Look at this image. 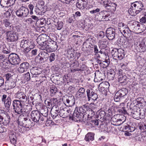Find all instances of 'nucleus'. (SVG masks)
I'll use <instances>...</instances> for the list:
<instances>
[{"instance_id": "5701e85b", "label": "nucleus", "mask_w": 146, "mask_h": 146, "mask_svg": "<svg viewBox=\"0 0 146 146\" xmlns=\"http://www.w3.org/2000/svg\"><path fill=\"white\" fill-rule=\"evenodd\" d=\"M6 85H5L6 88L7 90L15 87L16 84L15 80L13 79L9 81H7L5 82Z\"/></svg>"}, {"instance_id": "774afa93", "label": "nucleus", "mask_w": 146, "mask_h": 146, "mask_svg": "<svg viewBox=\"0 0 146 146\" xmlns=\"http://www.w3.org/2000/svg\"><path fill=\"white\" fill-rule=\"evenodd\" d=\"M141 22L144 23L146 22V18L145 17H143L140 19Z\"/></svg>"}, {"instance_id": "c85d7f7f", "label": "nucleus", "mask_w": 146, "mask_h": 146, "mask_svg": "<svg viewBox=\"0 0 146 146\" xmlns=\"http://www.w3.org/2000/svg\"><path fill=\"white\" fill-rule=\"evenodd\" d=\"M107 41L105 40H102L99 41V47L100 48L104 49L106 47L108 44Z\"/></svg>"}, {"instance_id": "5fc2aeb1", "label": "nucleus", "mask_w": 146, "mask_h": 146, "mask_svg": "<svg viewBox=\"0 0 146 146\" xmlns=\"http://www.w3.org/2000/svg\"><path fill=\"white\" fill-rule=\"evenodd\" d=\"M55 55L54 53H52L50 54L49 57V61L51 62L54 61L55 59Z\"/></svg>"}, {"instance_id": "8fccbe9b", "label": "nucleus", "mask_w": 146, "mask_h": 146, "mask_svg": "<svg viewBox=\"0 0 146 146\" xmlns=\"http://www.w3.org/2000/svg\"><path fill=\"white\" fill-rule=\"evenodd\" d=\"M27 46L29 48L31 49L35 47V45L33 42L29 41Z\"/></svg>"}, {"instance_id": "7c9ffc66", "label": "nucleus", "mask_w": 146, "mask_h": 146, "mask_svg": "<svg viewBox=\"0 0 146 146\" xmlns=\"http://www.w3.org/2000/svg\"><path fill=\"white\" fill-rule=\"evenodd\" d=\"M131 113L132 116L133 118L137 119H139L140 115L139 111L133 110L132 111Z\"/></svg>"}, {"instance_id": "72a5a7b5", "label": "nucleus", "mask_w": 146, "mask_h": 146, "mask_svg": "<svg viewBox=\"0 0 146 146\" xmlns=\"http://www.w3.org/2000/svg\"><path fill=\"white\" fill-rule=\"evenodd\" d=\"M109 84L108 82L106 81L104 82H102L99 85V87H101L105 89H107L109 88Z\"/></svg>"}, {"instance_id": "6ab92c4d", "label": "nucleus", "mask_w": 146, "mask_h": 146, "mask_svg": "<svg viewBox=\"0 0 146 146\" xmlns=\"http://www.w3.org/2000/svg\"><path fill=\"white\" fill-rule=\"evenodd\" d=\"M16 0H1L0 4L3 7L11 6L15 4Z\"/></svg>"}, {"instance_id": "412c9836", "label": "nucleus", "mask_w": 146, "mask_h": 146, "mask_svg": "<svg viewBox=\"0 0 146 146\" xmlns=\"http://www.w3.org/2000/svg\"><path fill=\"white\" fill-rule=\"evenodd\" d=\"M70 110L67 109L66 108L61 107L59 110V115L63 118L66 117L68 115V113H69Z\"/></svg>"}, {"instance_id": "dca6fc26", "label": "nucleus", "mask_w": 146, "mask_h": 146, "mask_svg": "<svg viewBox=\"0 0 146 146\" xmlns=\"http://www.w3.org/2000/svg\"><path fill=\"white\" fill-rule=\"evenodd\" d=\"M48 52H50L56 50L58 48L56 42L50 40V41L48 43Z\"/></svg>"}, {"instance_id": "f03ea898", "label": "nucleus", "mask_w": 146, "mask_h": 146, "mask_svg": "<svg viewBox=\"0 0 146 146\" xmlns=\"http://www.w3.org/2000/svg\"><path fill=\"white\" fill-rule=\"evenodd\" d=\"M23 104L18 100H15L13 102V106L15 113L18 114H28L29 110L25 107Z\"/></svg>"}, {"instance_id": "37998d69", "label": "nucleus", "mask_w": 146, "mask_h": 146, "mask_svg": "<svg viewBox=\"0 0 146 146\" xmlns=\"http://www.w3.org/2000/svg\"><path fill=\"white\" fill-rule=\"evenodd\" d=\"M91 91L90 89H87L86 90V92L87 94V96L88 97V101H89L91 98V96H92V90H91Z\"/></svg>"}, {"instance_id": "7ed1b4c3", "label": "nucleus", "mask_w": 146, "mask_h": 146, "mask_svg": "<svg viewBox=\"0 0 146 146\" xmlns=\"http://www.w3.org/2000/svg\"><path fill=\"white\" fill-rule=\"evenodd\" d=\"M118 28L121 33L124 36L127 38L130 37L131 31L128 26L122 22L119 23L118 25Z\"/></svg>"}, {"instance_id": "c9c22d12", "label": "nucleus", "mask_w": 146, "mask_h": 146, "mask_svg": "<svg viewBox=\"0 0 146 146\" xmlns=\"http://www.w3.org/2000/svg\"><path fill=\"white\" fill-rule=\"evenodd\" d=\"M29 40H21V44H20V46L23 48H24L25 47H27L28 43L29 42Z\"/></svg>"}, {"instance_id": "864d4df0", "label": "nucleus", "mask_w": 146, "mask_h": 146, "mask_svg": "<svg viewBox=\"0 0 146 146\" xmlns=\"http://www.w3.org/2000/svg\"><path fill=\"white\" fill-rule=\"evenodd\" d=\"M5 77L7 80L6 82L7 81H9L13 79L11 74H10L8 73L6 74L5 75Z\"/></svg>"}, {"instance_id": "e433bc0d", "label": "nucleus", "mask_w": 146, "mask_h": 146, "mask_svg": "<svg viewBox=\"0 0 146 146\" xmlns=\"http://www.w3.org/2000/svg\"><path fill=\"white\" fill-rule=\"evenodd\" d=\"M57 89L54 86H52L50 87V95L51 96H54L57 92Z\"/></svg>"}, {"instance_id": "49530a36", "label": "nucleus", "mask_w": 146, "mask_h": 146, "mask_svg": "<svg viewBox=\"0 0 146 146\" xmlns=\"http://www.w3.org/2000/svg\"><path fill=\"white\" fill-rule=\"evenodd\" d=\"M24 78L25 80L28 81L31 80V76L29 72H27L26 73L24 74Z\"/></svg>"}, {"instance_id": "603ef678", "label": "nucleus", "mask_w": 146, "mask_h": 146, "mask_svg": "<svg viewBox=\"0 0 146 146\" xmlns=\"http://www.w3.org/2000/svg\"><path fill=\"white\" fill-rule=\"evenodd\" d=\"M50 113L51 116L53 119L55 118L59 114L58 112H55V111H53L52 110H51Z\"/></svg>"}, {"instance_id": "20e7f679", "label": "nucleus", "mask_w": 146, "mask_h": 146, "mask_svg": "<svg viewBox=\"0 0 146 146\" xmlns=\"http://www.w3.org/2000/svg\"><path fill=\"white\" fill-rule=\"evenodd\" d=\"M6 40L8 42H12L17 41L19 38L18 34L13 31H9L6 32Z\"/></svg>"}, {"instance_id": "4468645a", "label": "nucleus", "mask_w": 146, "mask_h": 146, "mask_svg": "<svg viewBox=\"0 0 146 146\" xmlns=\"http://www.w3.org/2000/svg\"><path fill=\"white\" fill-rule=\"evenodd\" d=\"M64 103L69 106H72L75 104V98L74 96L64 97L63 98Z\"/></svg>"}, {"instance_id": "338daca9", "label": "nucleus", "mask_w": 146, "mask_h": 146, "mask_svg": "<svg viewBox=\"0 0 146 146\" xmlns=\"http://www.w3.org/2000/svg\"><path fill=\"white\" fill-rule=\"evenodd\" d=\"M4 84V80L3 78L0 76V87L3 86Z\"/></svg>"}, {"instance_id": "2eb2a0df", "label": "nucleus", "mask_w": 146, "mask_h": 146, "mask_svg": "<svg viewBox=\"0 0 146 146\" xmlns=\"http://www.w3.org/2000/svg\"><path fill=\"white\" fill-rule=\"evenodd\" d=\"M29 64L27 62L21 63L18 68V71L20 73H23L27 71L29 68Z\"/></svg>"}, {"instance_id": "473e14b6", "label": "nucleus", "mask_w": 146, "mask_h": 146, "mask_svg": "<svg viewBox=\"0 0 146 146\" xmlns=\"http://www.w3.org/2000/svg\"><path fill=\"white\" fill-rule=\"evenodd\" d=\"M41 114L44 116L45 118L48 115V109L47 107H44L42 108L40 110Z\"/></svg>"}, {"instance_id": "393cba45", "label": "nucleus", "mask_w": 146, "mask_h": 146, "mask_svg": "<svg viewBox=\"0 0 146 146\" xmlns=\"http://www.w3.org/2000/svg\"><path fill=\"white\" fill-rule=\"evenodd\" d=\"M72 66L70 67V71L72 72H74L77 71H79L80 69L78 68L79 66V64L77 61H76L73 62L72 64Z\"/></svg>"}, {"instance_id": "cd10ccee", "label": "nucleus", "mask_w": 146, "mask_h": 146, "mask_svg": "<svg viewBox=\"0 0 146 146\" xmlns=\"http://www.w3.org/2000/svg\"><path fill=\"white\" fill-rule=\"evenodd\" d=\"M94 134L93 133H88L86 135L85 139L86 141L89 142L90 141H92L94 139Z\"/></svg>"}, {"instance_id": "a18cd8bd", "label": "nucleus", "mask_w": 146, "mask_h": 146, "mask_svg": "<svg viewBox=\"0 0 146 146\" xmlns=\"http://www.w3.org/2000/svg\"><path fill=\"white\" fill-rule=\"evenodd\" d=\"M139 128L140 129L142 132H145L146 131V124H141L139 125Z\"/></svg>"}, {"instance_id": "a878e982", "label": "nucleus", "mask_w": 146, "mask_h": 146, "mask_svg": "<svg viewBox=\"0 0 146 146\" xmlns=\"http://www.w3.org/2000/svg\"><path fill=\"white\" fill-rule=\"evenodd\" d=\"M128 93L127 90L125 88H123L119 90L116 92V95H119L120 97H123L126 95Z\"/></svg>"}, {"instance_id": "6e6d98bb", "label": "nucleus", "mask_w": 146, "mask_h": 146, "mask_svg": "<svg viewBox=\"0 0 146 146\" xmlns=\"http://www.w3.org/2000/svg\"><path fill=\"white\" fill-rule=\"evenodd\" d=\"M100 11V9L99 8H97L95 9L94 8L92 10L90 11V13L92 14H95L99 12Z\"/></svg>"}, {"instance_id": "bf43d9fd", "label": "nucleus", "mask_w": 146, "mask_h": 146, "mask_svg": "<svg viewBox=\"0 0 146 146\" xmlns=\"http://www.w3.org/2000/svg\"><path fill=\"white\" fill-rule=\"evenodd\" d=\"M106 114V113L104 111H101L99 113V116H100L101 118H104Z\"/></svg>"}, {"instance_id": "c756f323", "label": "nucleus", "mask_w": 146, "mask_h": 146, "mask_svg": "<svg viewBox=\"0 0 146 146\" xmlns=\"http://www.w3.org/2000/svg\"><path fill=\"white\" fill-rule=\"evenodd\" d=\"M48 43H41V44H38V48L40 49L46 50L48 52Z\"/></svg>"}, {"instance_id": "4c0bfd02", "label": "nucleus", "mask_w": 146, "mask_h": 146, "mask_svg": "<svg viewBox=\"0 0 146 146\" xmlns=\"http://www.w3.org/2000/svg\"><path fill=\"white\" fill-rule=\"evenodd\" d=\"M42 36L43 37V40L44 43H48L50 41V39H49V37L47 35L45 34H42Z\"/></svg>"}, {"instance_id": "423d86ee", "label": "nucleus", "mask_w": 146, "mask_h": 146, "mask_svg": "<svg viewBox=\"0 0 146 146\" xmlns=\"http://www.w3.org/2000/svg\"><path fill=\"white\" fill-rule=\"evenodd\" d=\"M110 13L109 11H103L96 15L95 18L99 21H106L110 17Z\"/></svg>"}, {"instance_id": "6e6552de", "label": "nucleus", "mask_w": 146, "mask_h": 146, "mask_svg": "<svg viewBox=\"0 0 146 146\" xmlns=\"http://www.w3.org/2000/svg\"><path fill=\"white\" fill-rule=\"evenodd\" d=\"M31 115L33 120L35 122L37 123L41 121H44L45 119L41 115L39 112L37 110H33L32 111Z\"/></svg>"}, {"instance_id": "9b49d317", "label": "nucleus", "mask_w": 146, "mask_h": 146, "mask_svg": "<svg viewBox=\"0 0 146 146\" xmlns=\"http://www.w3.org/2000/svg\"><path fill=\"white\" fill-rule=\"evenodd\" d=\"M104 7L107 9L110 10L111 12L116 10L117 5L115 3L112 2L111 0H108L106 2H103Z\"/></svg>"}, {"instance_id": "ea45409f", "label": "nucleus", "mask_w": 146, "mask_h": 146, "mask_svg": "<svg viewBox=\"0 0 146 146\" xmlns=\"http://www.w3.org/2000/svg\"><path fill=\"white\" fill-rule=\"evenodd\" d=\"M63 22L61 21H58L57 24L55 25V27L58 30H61L63 27Z\"/></svg>"}, {"instance_id": "69168bd1", "label": "nucleus", "mask_w": 146, "mask_h": 146, "mask_svg": "<svg viewBox=\"0 0 146 146\" xmlns=\"http://www.w3.org/2000/svg\"><path fill=\"white\" fill-rule=\"evenodd\" d=\"M94 52L96 54H97L99 52L98 48L96 45H94Z\"/></svg>"}, {"instance_id": "ddd939ff", "label": "nucleus", "mask_w": 146, "mask_h": 146, "mask_svg": "<svg viewBox=\"0 0 146 146\" xmlns=\"http://www.w3.org/2000/svg\"><path fill=\"white\" fill-rule=\"evenodd\" d=\"M15 98L19 99L18 101L23 104L27 101V98L23 92L19 91L15 94Z\"/></svg>"}, {"instance_id": "a19ab883", "label": "nucleus", "mask_w": 146, "mask_h": 146, "mask_svg": "<svg viewBox=\"0 0 146 146\" xmlns=\"http://www.w3.org/2000/svg\"><path fill=\"white\" fill-rule=\"evenodd\" d=\"M35 60L36 61H37V62L40 63H43L46 61L43 58L40 57V56H38V55L36 57Z\"/></svg>"}, {"instance_id": "39448f33", "label": "nucleus", "mask_w": 146, "mask_h": 146, "mask_svg": "<svg viewBox=\"0 0 146 146\" xmlns=\"http://www.w3.org/2000/svg\"><path fill=\"white\" fill-rule=\"evenodd\" d=\"M124 50L121 48L117 49L114 48L112 50L111 53L113 58L116 60H121L125 56Z\"/></svg>"}, {"instance_id": "13d9d810", "label": "nucleus", "mask_w": 146, "mask_h": 146, "mask_svg": "<svg viewBox=\"0 0 146 146\" xmlns=\"http://www.w3.org/2000/svg\"><path fill=\"white\" fill-rule=\"evenodd\" d=\"M103 63L104 65L103 68H106L108 66L110 63V61L108 60H106L105 61H104Z\"/></svg>"}, {"instance_id": "aec40b11", "label": "nucleus", "mask_w": 146, "mask_h": 146, "mask_svg": "<svg viewBox=\"0 0 146 146\" xmlns=\"http://www.w3.org/2000/svg\"><path fill=\"white\" fill-rule=\"evenodd\" d=\"M88 0H78L76 4L77 7L80 9H83L86 7L87 5Z\"/></svg>"}, {"instance_id": "79ce46f5", "label": "nucleus", "mask_w": 146, "mask_h": 146, "mask_svg": "<svg viewBox=\"0 0 146 146\" xmlns=\"http://www.w3.org/2000/svg\"><path fill=\"white\" fill-rule=\"evenodd\" d=\"M140 116L139 119H143L144 118L145 115V112L144 110H141L139 111Z\"/></svg>"}, {"instance_id": "f257e3e1", "label": "nucleus", "mask_w": 146, "mask_h": 146, "mask_svg": "<svg viewBox=\"0 0 146 146\" xmlns=\"http://www.w3.org/2000/svg\"><path fill=\"white\" fill-rule=\"evenodd\" d=\"M95 113L94 111L85 105L79 107L78 110V108L76 107L72 116H70V118L75 121H80L83 119H86V116L88 119L94 117Z\"/></svg>"}, {"instance_id": "680f3d73", "label": "nucleus", "mask_w": 146, "mask_h": 146, "mask_svg": "<svg viewBox=\"0 0 146 146\" xmlns=\"http://www.w3.org/2000/svg\"><path fill=\"white\" fill-rule=\"evenodd\" d=\"M72 49H68L67 53L68 55H70V56L71 58H72L74 57V55L72 53Z\"/></svg>"}, {"instance_id": "f8f14e48", "label": "nucleus", "mask_w": 146, "mask_h": 146, "mask_svg": "<svg viewBox=\"0 0 146 146\" xmlns=\"http://www.w3.org/2000/svg\"><path fill=\"white\" fill-rule=\"evenodd\" d=\"M2 101L3 102L5 107L7 110H9L11 106V99L10 96H8L5 94H3L2 96L1 99Z\"/></svg>"}, {"instance_id": "58836bf2", "label": "nucleus", "mask_w": 146, "mask_h": 146, "mask_svg": "<svg viewBox=\"0 0 146 146\" xmlns=\"http://www.w3.org/2000/svg\"><path fill=\"white\" fill-rule=\"evenodd\" d=\"M126 78L127 77L125 75L123 76V75H121V76L118 78V81L121 83H126Z\"/></svg>"}, {"instance_id": "c03bdc74", "label": "nucleus", "mask_w": 146, "mask_h": 146, "mask_svg": "<svg viewBox=\"0 0 146 146\" xmlns=\"http://www.w3.org/2000/svg\"><path fill=\"white\" fill-rule=\"evenodd\" d=\"M43 37L42 36V35L39 36L37 39V42L38 44H41V43H43Z\"/></svg>"}, {"instance_id": "2f4dec72", "label": "nucleus", "mask_w": 146, "mask_h": 146, "mask_svg": "<svg viewBox=\"0 0 146 146\" xmlns=\"http://www.w3.org/2000/svg\"><path fill=\"white\" fill-rule=\"evenodd\" d=\"M38 55V56H40V57L43 58L46 60L49 56L48 54V53L44 51L40 52Z\"/></svg>"}, {"instance_id": "e2e57ef3", "label": "nucleus", "mask_w": 146, "mask_h": 146, "mask_svg": "<svg viewBox=\"0 0 146 146\" xmlns=\"http://www.w3.org/2000/svg\"><path fill=\"white\" fill-rule=\"evenodd\" d=\"M41 2H38V3L36 4V7L38 8V9H40L42 6L43 4L41 3Z\"/></svg>"}, {"instance_id": "f704fd0d", "label": "nucleus", "mask_w": 146, "mask_h": 146, "mask_svg": "<svg viewBox=\"0 0 146 146\" xmlns=\"http://www.w3.org/2000/svg\"><path fill=\"white\" fill-rule=\"evenodd\" d=\"M117 115H114L112 117L111 120V122L113 125H118L120 123H118L117 122V120L118 119H117L116 117Z\"/></svg>"}, {"instance_id": "1a4fd4ad", "label": "nucleus", "mask_w": 146, "mask_h": 146, "mask_svg": "<svg viewBox=\"0 0 146 146\" xmlns=\"http://www.w3.org/2000/svg\"><path fill=\"white\" fill-rule=\"evenodd\" d=\"M29 13V9L23 6L18 9L16 12L17 15L19 17H26L28 15Z\"/></svg>"}, {"instance_id": "de8ad7c7", "label": "nucleus", "mask_w": 146, "mask_h": 146, "mask_svg": "<svg viewBox=\"0 0 146 146\" xmlns=\"http://www.w3.org/2000/svg\"><path fill=\"white\" fill-rule=\"evenodd\" d=\"M92 96H91V98L94 100H96L98 98V95L95 92L92 91Z\"/></svg>"}, {"instance_id": "bb28decb", "label": "nucleus", "mask_w": 146, "mask_h": 146, "mask_svg": "<svg viewBox=\"0 0 146 146\" xmlns=\"http://www.w3.org/2000/svg\"><path fill=\"white\" fill-rule=\"evenodd\" d=\"M5 56L4 55L0 54V62L1 65H2L3 67L5 68H6L8 63H7V60L4 59Z\"/></svg>"}, {"instance_id": "4d7b16f0", "label": "nucleus", "mask_w": 146, "mask_h": 146, "mask_svg": "<svg viewBox=\"0 0 146 146\" xmlns=\"http://www.w3.org/2000/svg\"><path fill=\"white\" fill-rule=\"evenodd\" d=\"M50 101L52 104H53V105H56L58 102V101L56 98H51Z\"/></svg>"}, {"instance_id": "f3484780", "label": "nucleus", "mask_w": 146, "mask_h": 146, "mask_svg": "<svg viewBox=\"0 0 146 146\" xmlns=\"http://www.w3.org/2000/svg\"><path fill=\"white\" fill-rule=\"evenodd\" d=\"M106 36L109 40H112L115 37V30L111 28L108 29L106 31Z\"/></svg>"}, {"instance_id": "4be33fe9", "label": "nucleus", "mask_w": 146, "mask_h": 146, "mask_svg": "<svg viewBox=\"0 0 146 146\" xmlns=\"http://www.w3.org/2000/svg\"><path fill=\"white\" fill-rule=\"evenodd\" d=\"M22 123L23 126L28 128L31 127L34 125L33 123L31 122L30 119L27 117L24 118Z\"/></svg>"}, {"instance_id": "9d476101", "label": "nucleus", "mask_w": 146, "mask_h": 146, "mask_svg": "<svg viewBox=\"0 0 146 146\" xmlns=\"http://www.w3.org/2000/svg\"><path fill=\"white\" fill-rule=\"evenodd\" d=\"M132 7L135 11L136 14L139 13L141 11L144 10V6L141 1H135L132 4Z\"/></svg>"}, {"instance_id": "b1692460", "label": "nucleus", "mask_w": 146, "mask_h": 146, "mask_svg": "<svg viewBox=\"0 0 146 146\" xmlns=\"http://www.w3.org/2000/svg\"><path fill=\"white\" fill-rule=\"evenodd\" d=\"M30 72L32 75H37L41 73V70L37 67H33L30 70ZM33 76H32V78Z\"/></svg>"}, {"instance_id": "a211bd4d", "label": "nucleus", "mask_w": 146, "mask_h": 146, "mask_svg": "<svg viewBox=\"0 0 146 146\" xmlns=\"http://www.w3.org/2000/svg\"><path fill=\"white\" fill-rule=\"evenodd\" d=\"M85 89L82 87L80 88L77 92L76 96L80 100L83 98H85L86 97V95L85 94Z\"/></svg>"}, {"instance_id": "3c124183", "label": "nucleus", "mask_w": 146, "mask_h": 146, "mask_svg": "<svg viewBox=\"0 0 146 146\" xmlns=\"http://www.w3.org/2000/svg\"><path fill=\"white\" fill-rule=\"evenodd\" d=\"M3 24L6 27H8L10 25V23L9 21L7 19H5L3 20Z\"/></svg>"}, {"instance_id": "0e129e2a", "label": "nucleus", "mask_w": 146, "mask_h": 146, "mask_svg": "<svg viewBox=\"0 0 146 146\" xmlns=\"http://www.w3.org/2000/svg\"><path fill=\"white\" fill-rule=\"evenodd\" d=\"M37 50L35 49L31 51V55L35 56L37 54Z\"/></svg>"}, {"instance_id": "052dcab7", "label": "nucleus", "mask_w": 146, "mask_h": 146, "mask_svg": "<svg viewBox=\"0 0 146 146\" xmlns=\"http://www.w3.org/2000/svg\"><path fill=\"white\" fill-rule=\"evenodd\" d=\"M31 49L29 48L28 46L26 47L23 50V52L25 54H27L31 50Z\"/></svg>"}, {"instance_id": "0eeeda50", "label": "nucleus", "mask_w": 146, "mask_h": 146, "mask_svg": "<svg viewBox=\"0 0 146 146\" xmlns=\"http://www.w3.org/2000/svg\"><path fill=\"white\" fill-rule=\"evenodd\" d=\"M8 61L12 65H17L20 63L21 60L18 55L12 53L9 56Z\"/></svg>"}, {"instance_id": "09e8293b", "label": "nucleus", "mask_w": 146, "mask_h": 146, "mask_svg": "<svg viewBox=\"0 0 146 146\" xmlns=\"http://www.w3.org/2000/svg\"><path fill=\"white\" fill-rule=\"evenodd\" d=\"M13 12V10L12 9L9 8V9L7 11L4 13V15L6 17H8L10 16L11 14Z\"/></svg>"}]
</instances>
